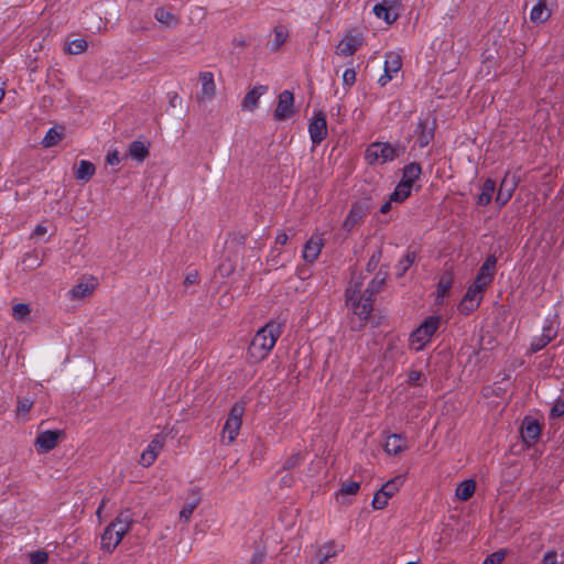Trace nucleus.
I'll return each instance as SVG.
<instances>
[{
  "label": "nucleus",
  "mask_w": 564,
  "mask_h": 564,
  "mask_svg": "<svg viewBox=\"0 0 564 564\" xmlns=\"http://www.w3.org/2000/svg\"><path fill=\"white\" fill-rule=\"evenodd\" d=\"M323 248V239L319 236H312L306 243L302 252L303 259L306 262H314L321 254Z\"/></svg>",
  "instance_id": "nucleus-19"
},
{
  "label": "nucleus",
  "mask_w": 564,
  "mask_h": 564,
  "mask_svg": "<svg viewBox=\"0 0 564 564\" xmlns=\"http://www.w3.org/2000/svg\"><path fill=\"white\" fill-rule=\"evenodd\" d=\"M289 240V237L285 232L281 231L276 235L275 237V243L276 245H281V246H284Z\"/></svg>",
  "instance_id": "nucleus-56"
},
{
  "label": "nucleus",
  "mask_w": 564,
  "mask_h": 564,
  "mask_svg": "<svg viewBox=\"0 0 564 564\" xmlns=\"http://www.w3.org/2000/svg\"><path fill=\"white\" fill-rule=\"evenodd\" d=\"M360 489L358 481H348L341 485L339 492L341 495H356Z\"/></svg>",
  "instance_id": "nucleus-44"
},
{
  "label": "nucleus",
  "mask_w": 564,
  "mask_h": 564,
  "mask_svg": "<svg viewBox=\"0 0 564 564\" xmlns=\"http://www.w3.org/2000/svg\"><path fill=\"white\" fill-rule=\"evenodd\" d=\"M476 490V482L473 479H466L458 484L456 488V497L462 501H467L473 497Z\"/></svg>",
  "instance_id": "nucleus-31"
},
{
  "label": "nucleus",
  "mask_w": 564,
  "mask_h": 564,
  "mask_svg": "<svg viewBox=\"0 0 564 564\" xmlns=\"http://www.w3.org/2000/svg\"><path fill=\"white\" fill-rule=\"evenodd\" d=\"M361 39L358 35L348 34L337 45L336 54L340 56H351L360 47Z\"/></svg>",
  "instance_id": "nucleus-18"
},
{
  "label": "nucleus",
  "mask_w": 564,
  "mask_h": 564,
  "mask_svg": "<svg viewBox=\"0 0 564 564\" xmlns=\"http://www.w3.org/2000/svg\"><path fill=\"white\" fill-rule=\"evenodd\" d=\"M129 155L138 162L144 161L149 155V144L139 140L133 141L129 145Z\"/></svg>",
  "instance_id": "nucleus-32"
},
{
  "label": "nucleus",
  "mask_w": 564,
  "mask_h": 564,
  "mask_svg": "<svg viewBox=\"0 0 564 564\" xmlns=\"http://www.w3.org/2000/svg\"><path fill=\"white\" fill-rule=\"evenodd\" d=\"M200 79V91L197 95L199 101L212 100L216 94V85L214 80V74L212 72H203L199 75Z\"/></svg>",
  "instance_id": "nucleus-16"
},
{
  "label": "nucleus",
  "mask_w": 564,
  "mask_h": 564,
  "mask_svg": "<svg viewBox=\"0 0 564 564\" xmlns=\"http://www.w3.org/2000/svg\"><path fill=\"white\" fill-rule=\"evenodd\" d=\"M356 82V72L354 68H347L343 74V83L346 86H352Z\"/></svg>",
  "instance_id": "nucleus-49"
},
{
  "label": "nucleus",
  "mask_w": 564,
  "mask_h": 564,
  "mask_svg": "<svg viewBox=\"0 0 564 564\" xmlns=\"http://www.w3.org/2000/svg\"><path fill=\"white\" fill-rule=\"evenodd\" d=\"M30 307L28 304H24V303H18L15 304L13 307H12V316L17 319V321H22L24 319L25 317L29 316L30 314Z\"/></svg>",
  "instance_id": "nucleus-42"
},
{
  "label": "nucleus",
  "mask_w": 564,
  "mask_h": 564,
  "mask_svg": "<svg viewBox=\"0 0 564 564\" xmlns=\"http://www.w3.org/2000/svg\"><path fill=\"white\" fill-rule=\"evenodd\" d=\"M303 462V456L299 452L294 454L292 457L288 458L284 463L285 468H293L295 466H299Z\"/></svg>",
  "instance_id": "nucleus-50"
},
{
  "label": "nucleus",
  "mask_w": 564,
  "mask_h": 564,
  "mask_svg": "<svg viewBox=\"0 0 564 564\" xmlns=\"http://www.w3.org/2000/svg\"><path fill=\"white\" fill-rule=\"evenodd\" d=\"M370 205L367 200H358L351 205V208L343 223V229L351 231L364 217L369 213Z\"/></svg>",
  "instance_id": "nucleus-11"
},
{
  "label": "nucleus",
  "mask_w": 564,
  "mask_h": 564,
  "mask_svg": "<svg viewBox=\"0 0 564 564\" xmlns=\"http://www.w3.org/2000/svg\"><path fill=\"white\" fill-rule=\"evenodd\" d=\"M518 186V182L514 176L510 177L509 173H506L505 177L500 183L499 191L496 195V204L499 207L505 206L512 197L513 192Z\"/></svg>",
  "instance_id": "nucleus-13"
},
{
  "label": "nucleus",
  "mask_w": 564,
  "mask_h": 564,
  "mask_svg": "<svg viewBox=\"0 0 564 564\" xmlns=\"http://www.w3.org/2000/svg\"><path fill=\"white\" fill-rule=\"evenodd\" d=\"M441 325L440 316H429L410 335V346L415 350H422L432 339Z\"/></svg>",
  "instance_id": "nucleus-5"
},
{
  "label": "nucleus",
  "mask_w": 564,
  "mask_h": 564,
  "mask_svg": "<svg viewBox=\"0 0 564 564\" xmlns=\"http://www.w3.org/2000/svg\"><path fill=\"white\" fill-rule=\"evenodd\" d=\"M404 475H398L394 478L388 480L386 484H383L382 487L380 488V491L390 499L395 492L399 491L401 486L404 484Z\"/></svg>",
  "instance_id": "nucleus-34"
},
{
  "label": "nucleus",
  "mask_w": 564,
  "mask_h": 564,
  "mask_svg": "<svg viewBox=\"0 0 564 564\" xmlns=\"http://www.w3.org/2000/svg\"><path fill=\"white\" fill-rule=\"evenodd\" d=\"M308 133L314 144H319L327 137L326 116L322 112H315L308 124Z\"/></svg>",
  "instance_id": "nucleus-12"
},
{
  "label": "nucleus",
  "mask_w": 564,
  "mask_h": 564,
  "mask_svg": "<svg viewBox=\"0 0 564 564\" xmlns=\"http://www.w3.org/2000/svg\"><path fill=\"white\" fill-rule=\"evenodd\" d=\"M166 442V434L164 432L158 433L150 441L145 449L141 453L140 464L143 467H150L162 452Z\"/></svg>",
  "instance_id": "nucleus-9"
},
{
  "label": "nucleus",
  "mask_w": 564,
  "mask_h": 564,
  "mask_svg": "<svg viewBox=\"0 0 564 564\" xmlns=\"http://www.w3.org/2000/svg\"><path fill=\"white\" fill-rule=\"evenodd\" d=\"M268 91V86L257 85L254 86L243 98L241 102L242 110L253 111L257 106L259 99Z\"/></svg>",
  "instance_id": "nucleus-21"
},
{
  "label": "nucleus",
  "mask_w": 564,
  "mask_h": 564,
  "mask_svg": "<svg viewBox=\"0 0 564 564\" xmlns=\"http://www.w3.org/2000/svg\"><path fill=\"white\" fill-rule=\"evenodd\" d=\"M454 278L451 272H445L441 275L438 283H437V303H442L444 296L448 293L451 288L453 286Z\"/></svg>",
  "instance_id": "nucleus-33"
},
{
  "label": "nucleus",
  "mask_w": 564,
  "mask_h": 564,
  "mask_svg": "<svg viewBox=\"0 0 564 564\" xmlns=\"http://www.w3.org/2000/svg\"><path fill=\"white\" fill-rule=\"evenodd\" d=\"M388 500L389 498L378 490L373 496L371 505L375 509L381 510L388 505Z\"/></svg>",
  "instance_id": "nucleus-45"
},
{
  "label": "nucleus",
  "mask_w": 564,
  "mask_h": 564,
  "mask_svg": "<svg viewBox=\"0 0 564 564\" xmlns=\"http://www.w3.org/2000/svg\"><path fill=\"white\" fill-rule=\"evenodd\" d=\"M282 323L270 321L257 330L247 349V357L250 362H260L269 356L282 334Z\"/></svg>",
  "instance_id": "nucleus-2"
},
{
  "label": "nucleus",
  "mask_w": 564,
  "mask_h": 564,
  "mask_svg": "<svg viewBox=\"0 0 564 564\" xmlns=\"http://www.w3.org/2000/svg\"><path fill=\"white\" fill-rule=\"evenodd\" d=\"M197 505H198L197 499L189 503H186L180 511V520H182L184 522H188L195 508L197 507Z\"/></svg>",
  "instance_id": "nucleus-43"
},
{
  "label": "nucleus",
  "mask_w": 564,
  "mask_h": 564,
  "mask_svg": "<svg viewBox=\"0 0 564 564\" xmlns=\"http://www.w3.org/2000/svg\"><path fill=\"white\" fill-rule=\"evenodd\" d=\"M541 429L539 423L532 419H525L521 429L522 438L525 442L536 441L540 436Z\"/></svg>",
  "instance_id": "nucleus-25"
},
{
  "label": "nucleus",
  "mask_w": 564,
  "mask_h": 564,
  "mask_svg": "<svg viewBox=\"0 0 564 564\" xmlns=\"http://www.w3.org/2000/svg\"><path fill=\"white\" fill-rule=\"evenodd\" d=\"M422 173V169L420 164L413 162L406 164L402 170V178L400 182L413 186L414 182L419 180L420 175Z\"/></svg>",
  "instance_id": "nucleus-28"
},
{
  "label": "nucleus",
  "mask_w": 564,
  "mask_h": 564,
  "mask_svg": "<svg viewBox=\"0 0 564 564\" xmlns=\"http://www.w3.org/2000/svg\"><path fill=\"white\" fill-rule=\"evenodd\" d=\"M344 549L343 545L335 543L334 541H328L318 550V563L317 564H326V562L336 556Z\"/></svg>",
  "instance_id": "nucleus-26"
},
{
  "label": "nucleus",
  "mask_w": 564,
  "mask_h": 564,
  "mask_svg": "<svg viewBox=\"0 0 564 564\" xmlns=\"http://www.w3.org/2000/svg\"><path fill=\"white\" fill-rule=\"evenodd\" d=\"M384 284V278L378 275L370 282L369 286L362 294H359L362 285L358 279H351L349 286L346 290V304L350 307L354 314L358 315L361 321H366L373 304V294L379 292Z\"/></svg>",
  "instance_id": "nucleus-1"
},
{
  "label": "nucleus",
  "mask_w": 564,
  "mask_h": 564,
  "mask_svg": "<svg viewBox=\"0 0 564 564\" xmlns=\"http://www.w3.org/2000/svg\"><path fill=\"white\" fill-rule=\"evenodd\" d=\"M422 379V373L416 370H412L408 375V382L412 386H420Z\"/></svg>",
  "instance_id": "nucleus-52"
},
{
  "label": "nucleus",
  "mask_w": 564,
  "mask_h": 564,
  "mask_svg": "<svg viewBox=\"0 0 564 564\" xmlns=\"http://www.w3.org/2000/svg\"><path fill=\"white\" fill-rule=\"evenodd\" d=\"M393 202H390V199L388 202H386L381 207H380V213L381 214H387L390 209H391V204Z\"/></svg>",
  "instance_id": "nucleus-58"
},
{
  "label": "nucleus",
  "mask_w": 564,
  "mask_h": 564,
  "mask_svg": "<svg viewBox=\"0 0 564 564\" xmlns=\"http://www.w3.org/2000/svg\"><path fill=\"white\" fill-rule=\"evenodd\" d=\"M58 431H44L41 432L35 440V446L40 453H47L53 449L58 441Z\"/></svg>",
  "instance_id": "nucleus-17"
},
{
  "label": "nucleus",
  "mask_w": 564,
  "mask_h": 564,
  "mask_svg": "<svg viewBox=\"0 0 564 564\" xmlns=\"http://www.w3.org/2000/svg\"><path fill=\"white\" fill-rule=\"evenodd\" d=\"M406 564H417V563H416V562H409V563H406Z\"/></svg>",
  "instance_id": "nucleus-63"
},
{
  "label": "nucleus",
  "mask_w": 564,
  "mask_h": 564,
  "mask_svg": "<svg viewBox=\"0 0 564 564\" xmlns=\"http://www.w3.org/2000/svg\"><path fill=\"white\" fill-rule=\"evenodd\" d=\"M402 67V58L400 54L395 52H388L384 55V65H383V75H381L378 79V84L383 87L390 80H392L395 75L400 72Z\"/></svg>",
  "instance_id": "nucleus-10"
},
{
  "label": "nucleus",
  "mask_w": 564,
  "mask_h": 564,
  "mask_svg": "<svg viewBox=\"0 0 564 564\" xmlns=\"http://www.w3.org/2000/svg\"><path fill=\"white\" fill-rule=\"evenodd\" d=\"M4 97V89L2 87H0V101L3 99Z\"/></svg>",
  "instance_id": "nucleus-61"
},
{
  "label": "nucleus",
  "mask_w": 564,
  "mask_h": 564,
  "mask_svg": "<svg viewBox=\"0 0 564 564\" xmlns=\"http://www.w3.org/2000/svg\"><path fill=\"white\" fill-rule=\"evenodd\" d=\"M497 263V259L495 256H489L480 267V270L476 276L479 281L490 284L494 279V270Z\"/></svg>",
  "instance_id": "nucleus-23"
},
{
  "label": "nucleus",
  "mask_w": 564,
  "mask_h": 564,
  "mask_svg": "<svg viewBox=\"0 0 564 564\" xmlns=\"http://www.w3.org/2000/svg\"><path fill=\"white\" fill-rule=\"evenodd\" d=\"M106 162L111 166L118 165L120 163V156H119L118 150H113V151L109 152L106 156Z\"/></svg>",
  "instance_id": "nucleus-53"
},
{
  "label": "nucleus",
  "mask_w": 564,
  "mask_h": 564,
  "mask_svg": "<svg viewBox=\"0 0 564 564\" xmlns=\"http://www.w3.org/2000/svg\"><path fill=\"white\" fill-rule=\"evenodd\" d=\"M542 564H557V554L555 552H546L543 556Z\"/></svg>",
  "instance_id": "nucleus-55"
},
{
  "label": "nucleus",
  "mask_w": 564,
  "mask_h": 564,
  "mask_svg": "<svg viewBox=\"0 0 564 564\" xmlns=\"http://www.w3.org/2000/svg\"><path fill=\"white\" fill-rule=\"evenodd\" d=\"M62 139V132L58 131L56 128H51L46 132L45 137L42 140V144L45 148H50L55 145L59 140Z\"/></svg>",
  "instance_id": "nucleus-41"
},
{
  "label": "nucleus",
  "mask_w": 564,
  "mask_h": 564,
  "mask_svg": "<svg viewBox=\"0 0 564 564\" xmlns=\"http://www.w3.org/2000/svg\"><path fill=\"white\" fill-rule=\"evenodd\" d=\"M198 281V272L197 271H191L186 274L185 276V280H184V284L185 285H192V284H195L197 283Z\"/></svg>",
  "instance_id": "nucleus-54"
},
{
  "label": "nucleus",
  "mask_w": 564,
  "mask_h": 564,
  "mask_svg": "<svg viewBox=\"0 0 564 564\" xmlns=\"http://www.w3.org/2000/svg\"><path fill=\"white\" fill-rule=\"evenodd\" d=\"M294 96L290 90H283L279 95V101L274 110V118L279 121L285 120L293 113Z\"/></svg>",
  "instance_id": "nucleus-14"
},
{
  "label": "nucleus",
  "mask_w": 564,
  "mask_h": 564,
  "mask_svg": "<svg viewBox=\"0 0 564 564\" xmlns=\"http://www.w3.org/2000/svg\"><path fill=\"white\" fill-rule=\"evenodd\" d=\"M177 99V96L174 95L173 99L171 100V102H174V100Z\"/></svg>",
  "instance_id": "nucleus-62"
},
{
  "label": "nucleus",
  "mask_w": 564,
  "mask_h": 564,
  "mask_svg": "<svg viewBox=\"0 0 564 564\" xmlns=\"http://www.w3.org/2000/svg\"><path fill=\"white\" fill-rule=\"evenodd\" d=\"M416 259V254L414 251H408L406 254L400 259V261L397 264V275L403 276L405 272L409 270V268L414 263Z\"/></svg>",
  "instance_id": "nucleus-38"
},
{
  "label": "nucleus",
  "mask_w": 564,
  "mask_h": 564,
  "mask_svg": "<svg viewBox=\"0 0 564 564\" xmlns=\"http://www.w3.org/2000/svg\"><path fill=\"white\" fill-rule=\"evenodd\" d=\"M487 286L488 284L476 279L474 283L468 286L459 304V311L465 314H469L475 311L479 306Z\"/></svg>",
  "instance_id": "nucleus-7"
},
{
  "label": "nucleus",
  "mask_w": 564,
  "mask_h": 564,
  "mask_svg": "<svg viewBox=\"0 0 564 564\" xmlns=\"http://www.w3.org/2000/svg\"><path fill=\"white\" fill-rule=\"evenodd\" d=\"M503 561V553L501 552H495L490 555H488L482 564H501V562Z\"/></svg>",
  "instance_id": "nucleus-51"
},
{
  "label": "nucleus",
  "mask_w": 564,
  "mask_h": 564,
  "mask_svg": "<svg viewBox=\"0 0 564 564\" xmlns=\"http://www.w3.org/2000/svg\"><path fill=\"white\" fill-rule=\"evenodd\" d=\"M46 232V228L44 226H36L35 227V230H34V234L40 236V235H44Z\"/></svg>",
  "instance_id": "nucleus-60"
},
{
  "label": "nucleus",
  "mask_w": 564,
  "mask_h": 564,
  "mask_svg": "<svg viewBox=\"0 0 564 564\" xmlns=\"http://www.w3.org/2000/svg\"><path fill=\"white\" fill-rule=\"evenodd\" d=\"M28 261H31L32 267L40 265L39 259H37L36 254H34V253L25 254L24 262H28Z\"/></svg>",
  "instance_id": "nucleus-57"
},
{
  "label": "nucleus",
  "mask_w": 564,
  "mask_h": 564,
  "mask_svg": "<svg viewBox=\"0 0 564 564\" xmlns=\"http://www.w3.org/2000/svg\"><path fill=\"white\" fill-rule=\"evenodd\" d=\"M550 341H546V338H544L543 336H536L532 339L531 341V351L532 352H536V351H540L541 349H543Z\"/></svg>",
  "instance_id": "nucleus-48"
},
{
  "label": "nucleus",
  "mask_w": 564,
  "mask_h": 564,
  "mask_svg": "<svg viewBox=\"0 0 564 564\" xmlns=\"http://www.w3.org/2000/svg\"><path fill=\"white\" fill-rule=\"evenodd\" d=\"M288 31L284 26L274 28V39L268 43L270 51H278L286 41Z\"/></svg>",
  "instance_id": "nucleus-36"
},
{
  "label": "nucleus",
  "mask_w": 564,
  "mask_h": 564,
  "mask_svg": "<svg viewBox=\"0 0 564 564\" xmlns=\"http://www.w3.org/2000/svg\"><path fill=\"white\" fill-rule=\"evenodd\" d=\"M416 135V143L420 148L427 147L434 138V128L430 124L427 118H420L414 131Z\"/></svg>",
  "instance_id": "nucleus-15"
},
{
  "label": "nucleus",
  "mask_w": 564,
  "mask_h": 564,
  "mask_svg": "<svg viewBox=\"0 0 564 564\" xmlns=\"http://www.w3.org/2000/svg\"><path fill=\"white\" fill-rule=\"evenodd\" d=\"M401 11L400 0H376L373 13L378 19L383 20L387 24L397 21Z\"/></svg>",
  "instance_id": "nucleus-8"
},
{
  "label": "nucleus",
  "mask_w": 564,
  "mask_h": 564,
  "mask_svg": "<svg viewBox=\"0 0 564 564\" xmlns=\"http://www.w3.org/2000/svg\"><path fill=\"white\" fill-rule=\"evenodd\" d=\"M33 404H34L33 398H31V397L20 398L18 400L17 410H15L17 416L22 417V419L26 417V415L31 411Z\"/></svg>",
  "instance_id": "nucleus-39"
},
{
  "label": "nucleus",
  "mask_w": 564,
  "mask_h": 564,
  "mask_svg": "<svg viewBox=\"0 0 564 564\" xmlns=\"http://www.w3.org/2000/svg\"><path fill=\"white\" fill-rule=\"evenodd\" d=\"M404 147L399 143L372 142L365 152V159L369 164H384L393 161L404 153Z\"/></svg>",
  "instance_id": "nucleus-4"
},
{
  "label": "nucleus",
  "mask_w": 564,
  "mask_h": 564,
  "mask_svg": "<svg viewBox=\"0 0 564 564\" xmlns=\"http://www.w3.org/2000/svg\"><path fill=\"white\" fill-rule=\"evenodd\" d=\"M48 560V554L44 551H35L30 553L31 564H45Z\"/></svg>",
  "instance_id": "nucleus-47"
},
{
  "label": "nucleus",
  "mask_w": 564,
  "mask_h": 564,
  "mask_svg": "<svg viewBox=\"0 0 564 564\" xmlns=\"http://www.w3.org/2000/svg\"><path fill=\"white\" fill-rule=\"evenodd\" d=\"M558 324L557 315L546 316L543 323L541 336L546 338V341H552L557 335Z\"/></svg>",
  "instance_id": "nucleus-29"
},
{
  "label": "nucleus",
  "mask_w": 564,
  "mask_h": 564,
  "mask_svg": "<svg viewBox=\"0 0 564 564\" xmlns=\"http://www.w3.org/2000/svg\"><path fill=\"white\" fill-rule=\"evenodd\" d=\"M154 18L160 24L166 28H175L178 24V18L163 7L155 10Z\"/></svg>",
  "instance_id": "nucleus-30"
},
{
  "label": "nucleus",
  "mask_w": 564,
  "mask_h": 564,
  "mask_svg": "<svg viewBox=\"0 0 564 564\" xmlns=\"http://www.w3.org/2000/svg\"><path fill=\"white\" fill-rule=\"evenodd\" d=\"M219 271L223 275H228L232 271V268L231 265L227 268L225 264H221L219 265Z\"/></svg>",
  "instance_id": "nucleus-59"
},
{
  "label": "nucleus",
  "mask_w": 564,
  "mask_h": 564,
  "mask_svg": "<svg viewBox=\"0 0 564 564\" xmlns=\"http://www.w3.org/2000/svg\"><path fill=\"white\" fill-rule=\"evenodd\" d=\"M551 17V11L547 9L545 2L543 0H539L530 12V20L533 23L540 24L544 23Z\"/></svg>",
  "instance_id": "nucleus-27"
},
{
  "label": "nucleus",
  "mask_w": 564,
  "mask_h": 564,
  "mask_svg": "<svg viewBox=\"0 0 564 564\" xmlns=\"http://www.w3.org/2000/svg\"><path fill=\"white\" fill-rule=\"evenodd\" d=\"M564 414V399L558 398L550 410V417L555 419Z\"/></svg>",
  "instance_id": "nucleus-46"
},
{
  "label": "nucleus",
  "mask_w": 564,
  "mask_h": 564,
  "mask_svg": "<svg viewBox=\"0 0 564 564\" xmlns=\"http://www.w3.org/2000/svg\"><path fill=\"white\" fill-rule=\"evenodd\" d=\"M412 187L399 182L395 186L394 191L390 195V202L402 203L404 202L411 194Z\"/></svg>",
  "instance_id": "nucleus-37"
},
{
  "label": "nucleus",
  "mask_w": 564,
  "mask_h": 564,
  "mask_svg": "<svg viewBox=\"0 0 564 564\" xmlns=\"http://www.w3.org/2000/svg\"><path fill=\"white\" fill-rule=\"evenodd\" d=\"M405 447H406V441L400 434L389 435L384 443V451L389 455H394V456L399 455L405 449Z\"/></svg>",
  "instance_id": "nucleus-22"
},
{
  "label": "nucleus",
  "mask_w": 564,
  "mask_h": 564,
  "mask_svg": "<svg viewBox=\"0 0 564 564\" xmlns=\"http://www.w3.org/2000/svg\"><path fill=\"white\" fill-rule=\"evenodd\" d=\"M96 288L95 280L93 278L80 281L68 291V296L73 301L83 300L89 296Z\"/></svg>",
  "instance_id": "nucleus-20"
},
{
  "label": "nucleus",
  "mask_w": 564,
  "mask_h": 564,
  "mask_svg": "<svg viewBox=\"0 0 564 564\" xmlns=\"http://www.w3.org/2000/svg\"><path fill=\"white\" fill-rule=\"evenodd\" d=\"M243 412L245 406L241 403H235L231 406L223 429V442H226L227 445L237 438L241 427Z\"/></svg>",
  "instance_id": "nucleus-6"
},
{
  "label": "nucleus",
  "mask_w": 564,
  "mask_h": 564,
  "mask_svg": "<svg viewBox=\"0 0 564 564\" xmlns=\"http://www.w3.org/2000/svg\"><path fill=\"white\" fill-rule=\"evenodd\" d=\"M132 523L133 517L130 510L120 512L116 519L105 528L101 534V549L105 552L111 553L120 544Z\"/></svg>",
  "instance_id": "nucleus-3"
},
{
  "label": "nucleus",
  "mask_w": 564,
  "mask_h": 564,
  "mask_svg": "<svg viewBox=\"0 0 564 564\" xmlns=\"http://www.w3.org/2000/svg\"><path fill=\"white\" fill-rule=\"evenodd\" d=\"M87 48V41L85 39H76L69 42L66 46L68 54L77 55L85 52Z\"/></svg>",
  "instance_id": "nucleus-40"
},
{
  "label": "nucleus",
  "mask_w": 564,
  "mask_h": 564,
  "mask_svg": "<svg viewBox=\"0 0 564 564\" xmlns=\"http://www.w3.org/2000/svg\"><path fill=\"white\" fill-rule=\"evenodd\" d=\"M496 191V182L491 178H487L481 185L480 193L476 198V204L478 206H487L490 204L492 199V195Z\"/></svg>",
  "instance_id": "nucleus-24"
},
{
  "label": "nucleus",
  "mask_w": 564,
  "mask_h": 564,
  "mask_svg": "<svg viewBox=\"0 0 564 564\" xmlns=\"http://www.w3.org/2000/svg\"><path fill=\"white\" fill-rule=\"evenodd\" d=\"M95 171V165L91 162L82 160L76 170V178L87 182L94 176Z\"/></svg>",
  "instance_id": "nucleus-35"
}]
</instances>
